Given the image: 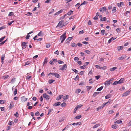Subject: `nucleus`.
Returning a JSON list of instances; mask_svg holds the SVG:
<instances>
[{"label":"nucleus","instance_id":"5","mask_svg":"<svg viewBox=\"0 0 131 131\" xmlns=\"http://www.w3.org/2000/svg\"><path fill=\"white\" fill-rule=\"evenodd\" d=\"M28 99L27 98H26L25 96H23L21 97V100L22 102L23 103H24Z\"/></svg>","mask_w":131,"mask_h":131},{"label":"nucleus","instance_id":"14","mask_svg":"<svg viewBox=\"0 0 131 131\" xmlns=\"http://www.w3.org/2000/svg\"><path fill=\"white\" fill-rule=\"evenodd\" d=\"M124 81V79L123 78H121L120 80L118 81L119 84H121L123 83V81Z\"/></svg>","mask_w":131,"mask_h":131},{"label":"nucleus","instance_id":"26","mask_svg":"<svg viewBox=\"0 0 131 131\" xmlns=\"http://www.w3.org/2000/svg\"><path fill=\"white\" fill-rule=\"evenodd\" d=\"M106 18L105 17H104L103 18L101 17V20L102 21H106Z\"/></svg>","mask_w":131,"mask_h":131},{"label":"nucleus","instance_id":"53","mask_svg":"<svg viewBox=\"0 0 131 131\" xmlns=\"http://www.w3.org/2000/svg\"><path fill=\"white\" fill-rule=\"evenodd\" d=\"M71 124H70L69 125H67L66 126L65 128L64 129V130H66L67 129H68V128L69 127V126L70 125H71Z\"/></svg>","mask_w":131,"mask_h":131},{"label":"nucleus","instance_id":"41","mask_svg":"<svg viewBox=\"0 0 131 131\" xmlns=\"http://www.w3.org/2000/svg\"><path fill=\"white\" fill-rule=\"evenodd\" d=\"M66 103L63 102L61 105V107L64 106L66 105Z\"/></svg>","mask_w":131,"mask_h":131},{"label":"nucleus","instance_id":"6","mask_svg":"<svg viewBox=\"0 0 131 131\" xmlns=\"http://www.w3.org/2000/svg\"><path fill=\"white\" fill-rule=\"evenodd\" d=\"M130 91H128L125 92L123 94V95H122V96H127V95H128L129 94Z\"/></svg>","mask_w":131,"mask_h":131},{"label":"nucleus","instance_id":"32","mask_svg":"<svg viewBox=\"0 0 131 131\" xmlns=\"http://www.w3.org/2000/svg\"><path fill=\"white\" fill-rule=\"evenodd\" d=\"M81 115L77 116L75 117V119H79L81 118Z\"/></svg>","mask_w":131,"mask_h":131},{"label":"nucleus","instance_id":"62","mask_svg":"<svg viewBox=\"0 0 131 131\" xmlns=\"http://www.w3.org/2000/svg\"><path fill=\"white\" fill-rule=\"evenodd\" d=\"M79 77L78 75H77L76 77L74 78V80H77L79 79Z\"/></svg>","mask_w":131,"mask_h":131},{"label":"nucleus","instance_id":"12","mask_svg":"<svg viewBox=\"0 0 131 131\" xmlns=\"http://www.w3.org/2000/svg\"><path fill=\"white\" fill-rule=\"evenodd\" d=\"M61 104V103L60 102H58L55 103L53 105V106H59Z\"/></svg>","mask_w":131,"mask_h":131},{"label":"nucleus","instance_id":"34","mask_svg":"<svg viewBox=\"0 0 131 131\" xmlns=\"http://www.w3.org/2000/svg\"><path fill=\"white\" fill-rule=\"evenodd\" d=\"M5 56V55L4 54H3L2 55L1 58L2 60H4Z\"/></svg>","mask_w":131,"mask_h":131},{"label":"nucleus","instance_id":"25","mask_svg":"<svg viewBox=\"0 0 131 131\" xmlns=\"http://www.w3.org/2000/svg\"><path fill=\"white\" fill-rule=\"evenodd\" d=\"M73 37H69L66 40V41H69L71 40L73 38Z\"/></svg>","mask_w":131,"mask_h":131},{"label":"nucleus","instance_id":"49","mask_svg":"<svg viewBox=\"0 0 131 131\" xmlns=\"http://www.w3.org/2000/svg\"><path fill=\"white\" fill-rule=\"evenodd\" d=\"M82 105L81 104H80L79 105H78L76 107H77L78 109L80 108L82 106Z\"/></svg>","mask_w":131,"mask_h":131},{"label":"nucleus","instance_id":"2","mask_svg":"<svg viewBox=\"0 0 131 131\" xmlns=\"http://www.w3.org/2000/svg\"><path fill=\"white\" fill-rule=\"evenodd\" d=\"M113 80V79L112 78L109 80H108L105 82V83H104V84L106 85H110L111 83H112V82H111V81H112Z\"/></svg>","mask_w":131,"mask_h":131},{"label":"nucleus","instance_id":"33","mask_svg":"<svg viewBox=\"0 0 131 131\" xmlns=\"http://www.w3.org/2000/svg\"><path fill=\"white\" fill-rule=\"evenodd\" d=\"M16 78H13L11 80V82L12 83H13L15 81Z\"/></svg>","mask_w":131,"mask_h":131},{"label":"nucleus","instance_id":"9","mask_svg":"<svg viewBox=\"0 0 131 131\" xmlns=\"http://www.w3.org/2000/svg\"><path fill=\"white\" fill-rule=\"evenodd\" d=\"M27 44V43L25 42H24L22 43V46L23 49V48H25L26 47V45Z\"/></svg>","mask_w":131,"mask_h":131},{"label":"nucleus","instance_id":"27","mask_svg":"<svg viewBox=\"0 0 131 131\" xmlns=\"http://www.w3.org/2000/svg\"><path fill=\"white\" fill-rule=\"evenodd\" d=\"M123 48V47L122 46H119L117 47V50L118 51H119L121 50H122Z\"/></svg>","mask_w":131,"mask_h":131},{"label":"nucleus","instance_id":"22","mask_svg":"<svg viewBox=\"0 0 131 131\" xmlns=\"http://www.w3.org/2000/svg\"><path fill=\"white\" fill-rule=\"evenodd\" d=\"M63 95H59L57 97L56 99L57 100H59L60 99L62 98V97L63 96Z\"/></svg>","mask_w":131,"mask_h":131},{"label":"nucleus","instance_id":"46","mask_svg":"<svg viewBox=\"0 0 131 131\" xmlns=\"http://www.w3.org/2000/svg\"><path fill=\"white\" fill-rule=\"evenodd\" d=\"M14 124V122L13 121H9L8 123V125H12Z\"/></svg>","mask_w":131,"mask_h":131},{"label":"nucleus","instance_id":"61","mask_svg":"<svg viewBox=\"0 0 131 131\" xmlns=\"http://www.w3.org/2000/svg\"><path fill=\"white\" fill-rule=\"evenodd\" d=\"M114 111L112 110H110L109 111L108 113L109 114H111L113 113H114Z\"/></svg>","mask_w":131,"mask_h":131},{"label":"nucleus","instance_id":"47","mask_svg":"<svg viewBox=\"0 0 131 131\" xmlns=\"http://www.w3.org/2000/svg\"><path fill=\"white\" fill-rule=\"evenodd\" d=\"M14 15V13L11 12L9 13L8 14V16H12Z\"/></svg>","mask_w":131,"mask_h":131},{"label":"nucleus","instance_id":"60","mask_svg":"<svg viewBox=\"0 0 131 131\" xmlns=\"http://www.w3.org/2000/svg\"><path fill=\"white\" fill-rule=\"evenodd\" d=\"M84 71H81L80 72V74L82 75L84 74Z\"/></svg>","mask_w":131,"mask_h":131},{"label":"nucleus","instance_id":"57","mask_svg":"<svg viewBox=\"0 0 131 131\" xmlns=\"http://www.w3.org/2000/svg\"><path fill=\"white\" fill-rule=\"evenodd\" d=\"M58 63L59 64H62L63 63V62L61 60H58Z\"/></svg>","mask_w":131,"mask_h":131},{"label":"nucleus","instance_id":"7","mask_svg":"<svg viewBox=\"0 0 131 131\" xmlns=\"http://www.w3.org/2000/svg\"><path fill=\"white\" fill-rule=\"evenodd\" d=\"M43 96L44 98H45L46 100H49V97L46 93L43 94Z\"/></svg>","mask_w":131,"mask_h":131},{"label":"nucleus","instance_id":"19","mask_svg":"<svg viewBox=\"0 0 131 131\" xmlns=\"http://www.w3.org/2000/svg\"><path fill=\"white\" fill-rule=\"evenodd\" d=\"M117 126L116 124H114L112 125L111 127L113 129H115L117 128Z\"/></svg>","mask_w":131,"mask_h":131},{"label":"nucleus","instance_id":"3","mask_svg":"<svg viewBox=\"0 0 131 131\" xmlns=\"http://www.w3.org/2000/svg\"><path fill=\"white\" fill-rule=\"evenodd\" d=\"M63 22V21L62 20L60 21L56 27H62L63 26V25L62 24V23Z\"/></svg>","mask_w":131,"mask_h":131},{"label":"nucleus","instance_id":"29","mask_svg":"<svg viewBox=\"0 0 131 131\" xmlns=\"http://www.w3.org/2000/svg\"><path fill=\"white\" fill-rule=\"evenodd\" d=\"M81 91V90L80 89H78L76 90L75 91V93H79Z\"/></svg>","mask_w":131,"mask_h":131},{"label":"nucleus","instance_id":"16","mask_svg":"<svg viewBox=\"0 0 131 131\" xmlns=\"http://www.w3.org/2000/svg\"><path fill=\"white\" fill-rule=\"evenodd\" d=\"M100 125V124H96L93 126V128H95L99 126Z\"/></svg>","mask_w":131,"mask_h":131},{"label":"nucleus","instance_id":"45","mask_svg":"<svg viewBox=\"0 0 131 131\" xmlns=\"http://www.w3.org/2000/svg\"><path fill=\"white\" fill-rule=\"evenodd\" d=\"M84 52L88 54H89L90 53V51L89 50H86L84 51Z\"/></svg>","mask_w":131,"mask_h":131},{"label":"nucleus","instance_id":"31","mask_svg":"<svg viewBox=\"0 0 131 131\" xmlns=\"http://www.w3.org/2000/svg\"><path fill=\"white\" fill-rule=\"evenodd\" d=\"M117 69L116 67H113L110 69V70L111 71H113Z\"/></svg>","mask_w":131,"mask_h":131},{"label":"nucleus","instance_id":"36","mask_svg":"<svg viewBox=\"0 0 131 131\" xmlns=\"http://www.w3.org/2000/svg\"><path fill=\"white\" fill-rule=\"evenodd\" d=\"M99 68L100 69L105 70L106 68V67L105 66L103 67H100Z\"/></svg>","mask_w":131,"mask_h":131},{"label":"nucleus","instance_id":"21","mask_svg":"<svg viewBox=\"0 0 131 131\" xmlns=\"http://www.w3.org/2000/svg\"><path fill=\"white\" fill-rule=\"evenodd\" d=\"M103 88V86H101L99 88H98L97 89V91H101Z\"/></svg>","mask_w":131,"mask_h":131},{"label":"nucleus","instance_id":"64","mask_svg":"<svg viewBox=\"0 0 131 131\" xmlns=\"http://www.w3.org/2000/svg\"><path fill=\"white\" fill-rule=\"evenodd\" d=\"M116 11V7H113V8L112 10V12H115Z\"/></svg>","mask_w":131,"mask_h":131},{"label":"nucleus","instance_id":"63","mask_svg":"<svg viewBox=\"0 0 131 131\" xmlns=\"http://www.w3.org/2000/svg\"><path fill=\"white\" fill-rule=\"evenodd\" d=\"M117 5L119 7H122L120 3H117Z\"/></svg>","mask_w":131,"mask_h":131},{"label":"nucleus","instance_id":"35","mask_svg":"<svg viewBox=\"0 0 131 131\" xmlns=\"http://www.w3.org/2000/svg\"><path fill=\"white\" fill-rule=\"evenodd\" d=\"M13 103L11 102L10 103V105L9 106V109H11L13 107Z\"/></svg>","mask_w":131,"mask_h":131},{"label":"nucleus","instance_id":"24","mask_svg":"<svg viewBox=\"0 0 131 131\" xmlns=\"http://www.w3.org/2000/svg\"><path fill=\"white\" fill-rule=\"evenodd\" d=\"M111 97V95L110 94H108L105 96V98L106 99H108Z\"/></svg>","mask_w":131,"mask_h":131},{"label":"nucleus","instance_id":"56","mask_svg":"<svg viewBox=\"0 0 131 131\" xmlns=\"http://www.w3.org/2000/svg\"><path fill=\"white\" fill-rule=\"evenodd\" d=\"M39 112H37L35 113V115L36 116H38L39 115Z\"/></svg>","mask_w":131,"mask_h":131},{"label":"nucleus","instance_id":"55","mask_svg":"<svg viewBox=\"0 0 131 131\" xmlns=\"http://www.w3.org/2000/svg\"><path fill=\"white\" fill-rule=\"evenodd\" d=\"M85 84V82H81L79 84V85H83Z\"/></svg>","mask_w":131,"mask_h":131},{"label":"nucleus","instance_id":"4","mask_svg":"<svg viewBox=\"0 0 131 131\" xmlns=\"http://www.w3.org/2000/svg\"><path fill=\"white\" fill-rule=\"evenodd\" d=\"M67 66L66 64H65L63 65L62 67L60 69V70H66L67 68Z\"/></svg>","mask_w":131,"mask_h":131},{"label":"nucleus","instance_id":"48","mask_svg":"<svg viewBox=\"0 0 131 131\" xmlns=\"http://www.w3.org/2000/svg\"><path fill=\"white\" fill-rule=\"evenodd\" d=\"M5 38V37H3L1 38H0V42H1L2 41H3L4 38Z\"/></svg>","mask_w":131,"mask_h":131},{"label":"nucleus","instance_id":"30","mask_svg":"<svg viewBox=\"0 0 131 131\" xmlns=\"http://www.w3.org/2000/svg\"><path fill=\"white\" fill-rule=\"evenodd\" d=\"M54 76L58 78L60 77L59 75L57 73H55V74H54Z\"/></svg>","mask_w":131,"mask_h":131},{"label":"nucleus","instance_id":"39","mask_svg":"<svg viewBox=\"0 0 131 131\" xmlns=\"http://www.w3.org/2000/svg\"><path fill=\"white\" fill-rule=\"evenodd\" d=\"M5 102V101L4 100H0V104H3Z\"/></svg>","mask_w":131,"mask_h":131},{"label":"nucleus","instance_id":"28","mask_svg":"<svg viewBox=\"0 0 131 131\" xmlns=\"http://www.w3.org/2000/svg\"><path fill=\"white\" fill-rule=\"evenodd\" d=\"M69 96L68 95H66L64 96L63 97V99L64 100H67V99H68L69 98Z\"/></svg>","mask_w":131,"mask_h":131},{"label":"nucleus","instance_id":"43","mask_svg":"<svg viewBox=\"0 0 131 131\" xmlns=\"http://www.w3.org/2000/svg\"><path fill=\"white\" fill-rule=\"evenodd\" d=\"M87 3H88V2L87 1H84L83 2V3H81V4L80 5H85L86 4H87Z\"/></svg>","mask_w":131,"mask_h":131},{"label":"nucleus","instance_id":"17","mask_svg":"<svg viewBox=\"0 0 131 131\" xmlns=\"http://www.w3.org/2000/svg\"><path fill=\"white\" fill-rule=\"evenodd\" d=\"M122 121L121 120H118L117 121H116L115 122H114V123H117V124H121L122 123Z\"/></svg>","mask_w":131,"mask_h":131},{"label":"nucleus","instance_id":"13","mask_svg":"<svg viewBox=\"0 0 131 131\" xmlns=\"http://www.w3.org/2000/svg\"><path fill=\"white\" fill-rule=\"evenodd\" d=\"M73 12V11L70 10V11L68 12V13H67V15L69 16L70 15H71L72 14Z\"/></svg>","mask_w":131,"mask_h":131},{"label":"nucleus","instance_id":"20","mask_svg":"<svg viewBox=\"0 0 131 131\" xmlns=\"http://www.w3.org/2000/svg\"><path fill=\"white\" fill-rule=\"evenodd\" d=\"M99 93V92H95L93 95V97H95Z\"/></svg>","mask_w":131,"mask_h":131},{"label":"nucleus","instance_id":"8","mask_svg":"<svg viewBox=\"0 0 131 131\" xmlns=\"http://www.w3.org/2000/svg\"><path fill=\"white\" fill-rule=\"evenodd\" d=\"M100 10L101 12H103L104 10L106 12L107 9L106 7H104L100 8Z\"/></svg>","mask_w":131,"mask_h":131},{"label":"nucleus","instance_id":"37","mask_svg":"<svg viewBox=\"0 0 131 131\" xmlns=\"http://www.w3.org/2000/svg\"><path fill=\"white\" fill-rule=\"evenodd\" d=\"M74 60L75 61L77 62L79 60V58L77 57H75L74 58Z\"/></svg>","mask_w":131,"mask_h":131},{"label":"nucleus","instance_id":"23","mask_svg":"<svg viewBox=\"0 0 131 131\" xmlns=\"http://www.w3.org/2000/svg\"><path fill=\"white\" fill-rule=\"evenodd\" d=\"M9 77V75H7L6 76H4L2 78V79L4 80H5L7 79Z\"/></svg>","mask_w":131,"mask_h":131},{"label":"nucleus","instance_id":"10","mask_svg":"<svg viewBox=\"0 0 131 131\" xmlns=\"http://www.w3.org/2000/svg\"><path fill=\"white\" fill-rule=\"evenodd\" d=\"M126 57L124 55H122V56L118 58V60H121L125 58Z\"/></svg>","mask_w":131,"mask_h":131},{"label":"nucleus","instance_id":"59","mask_svg":"<svg viewBox=\"0 0 131 131\" xmlns=\"http://www.w3.org/2000/svg\"><path fill=\"white\" fill-rule=\"evenodd\" d=\"M42 32L41 31H40L38 34L37 35L38 36H41L42 35Z\"/></svg>","mask_w":131,"mask_h":131},{"label":"nucleus","instance_id":"51","mask_svg":"<svg viewBox=\"0 0 131 131\" xmlns=\"http://www.w3.org/2000/svg\"><path fill=\"white\" fill-rule=\"evenodd\" d=\"M77 45L79 47H81L82 44L80 42H78L77 44Z\"/></svg>","mask_w":131,"mask_h":131},{"label":"nucleus","instance_id":"58","mask_svg":"<svg viewBox=\"0 0 131 131\" xmlns=\"http://www.w3.org/2000/svg\"><path fill=\"white\" fill-rule=\"evenodd\" d=\"M0 108L1 109V111H5V110H4V108L3 107H1Z\"/></svg>","mask_w":131,"mask_h":131},{"label":"nucleus","instance_id":"1","mask_svg":"<svg viewBox=\"0 0 131 131\" xmlns=\"http://www.w3.org/2000/svg\"><path fill=\"white\" fill-rule=\"evenodd\" d=\"M66 33L65 32L60 37V40H61V43H62L65 40L66 38Z\"/></svg>","mask_w":131,"mask_h":131},{"label":"nucleus","instance_id":"40","mask_svg":"<svg viewBox=\"0 0 131 131\" xmlns=\"http://www.w3.org/2000/svg\"><path fill=\"white\" fill-rule=\"evenodd\" d=\"M17 89L16 88L15 89L14 92V95L15 96L17 94Z\"/></svg>","mask_w":131,"mask_h":131},{"label":"nucleus","instance_id":"11","mask_svg":"<svg viewBox=\"0 0 131 131\" xmlns=\"http://www.w3.org/2000/svg\"><path fill=\"white\" fill-rule=\"evenodd\" d=\"M116 39V38L112 37L108 41V43H110L112 41H113V40H115Z\"/></svg>","mask_w":131,"mask_h":131},{"label":"nucleus","instance_id":"38","mask_svg":"<svg viewBox=\"0 0 131 131\" xmlns=\"http://www.w3.org/2000/svg\"><path fill=\"white\" fill-rule=\"evenodd\" d=\"M72 70L75 72L76 73H78V71L76 69H72Z\"/></svg>","mask_w":131,"mask_h":131},{"label":"nucleus","instance_id":"15","mask_svg":"<svg viewBox=\"0 0 131 131\" xmlns=\"http://www.w3.org/2000/svg\"><path fill=\"white\" fill-rule=\"evenodd\" d=\"M71 46L75 48L77 47V45L74 43H73L71 44Z\"/></svg>","mask_w":131,"mask_h":131},{"label":"nucleus","instance_id":"50","mask_svg":"<svg viewBox=\"0 0 131 131\" xmlns=\"http://www.w3.org/2000/svg\"><path fill=\"white\" fill-rule=\"evenodd\" d=\"M86 88L88 90H89L92 88V86H88L86 87Z\"/></svg>","mask_w":131,"mask_h":131},{"label":"nucleus","instance_id":"54","mask_svg":"<svg viewBox=\"0 0 131 131\" xmlns=\"http://www.w3.org/2000/svg\"><path fill=\"white\" fill-rule=\"evenodd\" d=\"M32 13L29 12H28L26 14V15H27L28 16H31L32 15Z\"/></svg>","mask_w":131,"mask_h":131},{"label":"nucleus","instance_id":"44","mask_svg":"<svg viewBox=\"0 0 131 131\" xmlns=\"http://www.w3.org/2000/svg\"><path fill=\"white\" fill-rule=\"evenodd\" d=\"M50 43H46V47L47 48H48L50 47Z\"/></svg>","mask_w":131,"mask_h":131},{"label":"nucleus","instance_id":"42","mask_svg":"<svg viewBox=\"0 0 131 131\" xmlns=\"http://www.w3.org/2000/svg\"><path fill=\"white\" fill-rule=\"evenodd\" d=\"M118 81H115L112 84L113 85H115L118 84H119Z\"/></svg>","mask_w":131,"mask_h":131},{"label":"nucleus","instance_id":"18","mask_svg":"<svg viewBox=\"0 0 131 131\" xmlns=\"http://www.w3.org/2000/svg\"><path fill=\"white\" fill-rule=\"evenodd\" d=\"M55 81V80H50L48 81V83L49 84H51Z\"/></svg>","mask_w":131,"mask_h":131},{"label":"nucleus","instance_id":"52","mask_svg":"<svg viewBox=\"0 0 131 131\" xmlns=\"http://www.w3.org/2000/svg\"><path fill=\"white\" fill-rule=\"evenodd\" d=\"M105 32V31L104 30H101V34H102L103 35L104 34V33Z\"/></svg>","mask_w":131,"mask_h":131}]
</instances>
